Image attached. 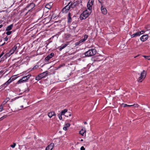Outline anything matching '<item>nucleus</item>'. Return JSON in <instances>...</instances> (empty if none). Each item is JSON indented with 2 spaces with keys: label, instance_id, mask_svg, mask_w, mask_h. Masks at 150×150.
Wrapping results in <instances>:
<instances>
[{
  "label": "nucleus",
  "instance_id": "a19ab883",
  "mask_svg": "<svg viewBox=\"0 0 150 150\" xmlns=\"http://www.w3.org/2000/svg\"><path fill=\"white\" fill-rule=\"evenodd\" d=\"M64 66V64H62V65H59L58 67V68H60L61 67H63V66Z\"/></svg>",
  "mask_w": 150,
  "mask_h": 150
},
{
  "label": "nucleus",
  "instance_id": "a211bd4d",
  "mask_svg": "<svg viewBox=\"0 0 150 150\" xmlns=\"http://www.w3.org/2000/svg\"><path fill=\"white\" fill-rule=\"evenodd\" d=\"M10 99L9 98H6L4 100L3 102L2 103V105H4L6 104L9 100Z\"/></svg>",
  "mask_w": 150,
  "mask_h": 150
},
{
  "label": "nucleus",
  "instance_id": "f257e3e1",
  "mask_svg": "<svg viewBox=\"0 0 150 150\" xmlns=\"http://www.w3.org/2000/svg\"><path fill=\"white\" fill-rule=\"evenodd\" d=\"M94 0H89L87 4L88 9L85 10V19L90 14L91 12L92 6Z\"/></svg>",
  "mask_w": 150,
  "mask_h": 150
},
{
  "label": "nucleus",
  "instance_id": "6ab92c4d",
  "mask_svg": "<svg viewBox=\"0 0 150 150\" xmlns=\"http://www.w3.org/2000/svg\"><path fill=\"white\" fill-rule=\"evenodd\" d=\"M84 17V11H83V13L80 15L79 19L81 20L84 19L83 17Z\"/></svg>",
  "mask_w": 150,
  "mask_h": 150
},
{
  "label": "nucleus",
  "instance_id": "cd10ccee",
  "mask_svg": "<svg viewBox=\"0 0 150 150\" xmlns=\"http://www.w3.org/2000/svg\"><path fill=\"white\" fill-rule=\"evenodd\" d=\"M14 76H12L11 77L10 79H11V81L12 82L16 79L17 77H13Z\"/></svg>",
  "mask_w": 150,
  "mask_h": 150
},
{
  "label": "nucleus",
  "instance_id": "473e14b6",
  "mask_svg": "<svg viewBox=\"0 0 150 150\" xmlns=\"http://www.w3.org/2000/svg\"><path fill=\"white\" fill-rule=\"evenodd\" d=\"M139 33V35H140L141 34H142L144 33V31H141L138 32Z\"/></svg>",
  "mask_w": 150,
  "mask_h": 150
},
{
  "label": "nucleus",
  "instance_id": "72a5a7b5",
  "mask_svg": "<svg viewBox=\"0 0 150 150\" xmlns=\"http://www.w3.org/2000/svg\"><path fill=\"white\" fill-rule=\"evenodd\" d=\"M6 117V115H5V116H3L2 117H1L0 118V121L4 119Z\"/></svg>",
  "mask_w": 150,
  "mask_h": 150
},
{
  "label": "nucleus",
  "instance_id": "5fc2aeb1",
  "mask_svg": "<svg viewBox=\"0 0 150 150\" xmlns=\"http://www.w3.org/2000/svg\"><path fill=\"white\" fill-rule=\"evenodd\" d=\"M3 26V25L2 24L0 25V28H1Z\"/></svg>",
  "mask_w": 150,
  "mask_h": 150
},
{
  "label": "nucleus",
  "instance_id": "c85d7f7f",
  "mask_svg": "<svg viewBox=\"0 0 150 150\" xmlns=\"http://www.w3.org/2000/svg\"><path fill=\"white\" fill-rule=\"evenodd\" d=\"M122 105H124V106H123L124 107H130V106H132V105H127V104H124L123 103L122 104Z\"/></svg>",
  "mask_w": 150,
  "mask_h": 150
},
{
  "label": "nucleus",
  "instance_id": "37998d69",
  "mask_svg": "<svg viewBox=\"0 0 150 150\" xmlns=\"http://www.w3.org/2000/svg\"><path fill=\"white\" fill-rule=\"evenodd\" d=\"M67 127H66L65 126H64L63 128V129L64 130H66L67 129Z\"/></svg>",
  "mask_w": 150,
  "mask_h": 150
},
{
  "label": "nucleus",
  "instance_id": "4c0bfd02",
  "mask_svg": "<svg viewBox=\"0 0 150 150\" xmlns=\"http://www.w3.org/2000/svg\"><path fill=\"white\" fill-rule=\"evenodd\" d=\"M2 105L0 106V112H1L3 110V107Z\"/></svg>",
  "mask_w": 150,
  "mask_h": 150
},
{
  "label": "nucleus",
  "instance_id": "f3484780",
  "mask_svg": "<svg viewBox=\"0 0 150 150\" xmlns=\"http://www.w3.org/2000/svg\"><path fill=\"white\" fill-rule=\"evenodd\" d=\"M139 36V33L138 32L131 35V38H134Z\"/></svg>",
  "mask_w": 150,
  "mask_h": 150
},
{
  "label": "nucleus",
  "instance_id": "9d476101",
  "mask_svg": "<svg viewBox=\"0 0 150 150\" xmlns=\"http://www.w3.org/2000/svg\"><path fill=\"white\" fill-rule=\"evenodd\" d=\"M54 56V53H51L50 54H49L45 58V60L46 61H48L51 58Z\"/></svg>",
  "mask_w": 150,
  "mask_h": 150
},
{
  "label": "nucleus",
  "instance_id": "09e8293b",
  "mask_svg": "<svg viewBox=\"0 0 150 150\" xmlns=\"http://www.w3.org/2000/svg\"><path fill=\"white\" fill-rule=\"evenodd\" d=\"M4 53L2 52L1 54L0 55V58L3 55Z\"/></svg>",
  "mask_w": 150,
  "mask_h": 150
},
{
  "label": "nucleus",
  "instance_id": "13d9d810",
  "mask_svg": "<svg viewBox=\"0 0 150 150\" xmlns=\"http://www.w3.org/2000/svg\"><path fill=\"white\" fill-rule=\"evenodd\" d=\"M81 141H82V142L83 141V139H81Z\"/></svg>",
  "mask_w": 150,
  "mask_h": 150
},
{
  "label": "nucleus",
  "instance_id": "de8ad7c7",
  "mask_svg": "<svg viewBox=\"0 0 150 150\" xmlns=\"http://www.w3.org/2000/svg\"><path fill=\"white\" fill-rule=\"evenodd\" d=\"M4 53L2 52L1 54L0 55V58L3 55Z\"/></svg>",
  "mask_w": 150,
  "mask_h": 150
},
{
  "label": "nucleus",
  "instance_id": "7ed1b4c3",
  "mask_svg": "<svg viewBox=\"0 0 150 150\" xmlns=\"http://www.w3.org/2000/svg\"><path fill=\"white\" fill-rule=\"evenodd\" d=\"M146 75V72L145 70H143L141 73L140 76L137 80L138 82H142L145 78Z\"/></svg>",
  "mask_w": 150,
  "mask_h": 150
},
{
  "label": "nucleus",
  "instance_id": "20e7f679",
  "mask_svg": "<svg viewBox=\"0 0 150 150\" xmlns=\"http://www.w3.org/2000/svg\"><path fill=\"white\" fill-rule=\"evenodd\" d=\"M31 76V74H29L26 76H23L21 79L19 80H18L16 84H18L22 83L25 82L26 81L28 80L29 79Z\"/></svg>",
  "mask_w": 150,
  "mask_h": 150
},
{
  "label": "nucleus",
  "instance_id": "dca6fc26",
  "mask_svg": "<svg viewBox=\"0 0 150 150\" xmlns=\"http://www.w3.org/2000/svg\"><path fill=\"white\" fill-rule=\"evenodd\" d=\"M13 27V24H12L8 26L7 27V28L6 29V30L8 31H9V30H11Z\"/></svg>",
  "mask_w": 150,
  "mask_h": 150
},
{
  "label": "nucleus",
  "instance_id": "a878e982",
  "mask_svg": "<svg viewBox=\"0 0 150 150\" xmlns=\"http://www.w3.org/2000/svg\"><path fill=\"white\" fill-rule=\"evenodd\" d=\"M14 52L13 51L12 49H11L9 51L8 54H9V55H11L13 54L14 53Z\"/></svg>",
  "mask_w": 150,
  "mask_h": 150
},
{
  "label": "nucleus",
  "instance_id": "2f4dec72",
  "mask_svg": "<svg viewBox=\"0 0 150 150\" xmlns=\"http://www.w3.org/2000/svg\"><path fill=\"white\" fill-rule=\"evenodd\" d=\"M70 126V124L69 123H67L66 124L64 125L66 127H67V128L69 127Z\"/></svg>",
  "mask_w": 150,
  "mask_h": 150
},
{
  "label": "nucleus",
  "instance_id": "c756f323",
  "mask_svg": "<svg viewBox=\"0 0 150 150\" xmlns=\"http://www.w3.org/2000/svg\"><path fill=\"white\" fill-rule=\"evenodd\" d=\"M22 97V96H21L20 97H17L15 98L12 99H11V102H12L13 101L15 100L16 99L19 98H20V97Z\"/></svg>",
  "mask_w": 150,
  "mask_h": 150
},
{
  "label": "nucleus",
  "instance_id": "2eb2a0df",
  "mask_svg": "<svg viewBox=\"0 0 150 150\" xmlns=\"http://www.w3.org/2000/svg\"><path fill=\"white\" fill-rule=\"evenodd\" d=\"M68 21V23H70L72 21V18L71 17V14L70 13H69L67 17Z\"/></svg>",
  "mask_w": 150,
  "mask_h": 150
},
{
  "label": "nucleus",
  "instance_id": "412c9836",
  "mask_svg": "<svg viewBox=\"0 0 150 150\" xmlns=\"http://www.w3.org/2000/svg\"><path fill=\"white\" fill-rule=\"evenodd\" d=\"M67 111V109H64L61 112V115H64L65 113Z\"/></svg>",
  "mask_w": 150,
  "mask_h": 150
},
{
  "label": "nucleus",
  "instance_id": "4468645a",
  "mask_svg": "<svg viewBox=\"0 0 150 150\" xmlns=\"http://www.w3.org/2000/svg\"><path fill=\"white\" fill-rule=\"evenodd\" d=\"M12 82L11 80V79H9L6 83L2 85L1 86L3 87L4 86L6 85V87L7 86H8L11 82Z\"/></svg>",
  "mask_w": 150,
  "mask_h": 150
},
{
  "label": "nucleus",
  "instance_id": "f03ea898",
  "mask_svg": "<svg viewBox=\"0 0 150 150\" xmlns=\"http://www.w3.org/2000/svg\"><path fill=\"white\" fill-rule=\"evenodd\" d=\"M96 51L94 49H89L85 52V57H89L95 55Z\"/></svg>",
  "mask_w": 150,
  "mask_h": 150
},
{
  "label": "nucleus",
  "instance_id": "3c124183",
  "mask_svg": "<svg viewBox=\"0 0 150 150\" xmlns=\"http://www.w3.org/2000/svg\"><path fill=\"white\" fill-rule=\"evenodd\" d=\"M4 53L2 52L1 54L0 55V58L3 55Z\"/></svg>",
  "mask_w": 150,
  "mask_h": 150
},
{
  "label": "nucleus",
  "instance_id": "0eeeda50",
  "mask_svg": "<svg viewBox=\"0 0 150 150\" xmlns=\"http://www.w3.org/2000/svg\"><path fill=\"white\" fill-rule=\"evenodd\" d=\"M71 4V2H69V3L68 5L66 6L64 8H63L62 10V11L63 13H66L67 12V11H68L71 8L70 4Z\"/></svg>",
  "mask_w": 150,
  "mask_h": 150
},
{
  "label": "nucleus",
  "instance_id": "bf43d9fd",
  "mask_svg": "<svg viewBox=\"0 0 150 150\" xmlns=\"http://www.w3.org/2000/svg\"><path fill=\"white\" fill-rule=\"evenodd\" d=\"M138 56V55L137 56H135V57H134V58H136V57H137Z\"/></svg>",
  "mask_w": 150,
  "mask_h": 150
},
{
  "label": "nucleus",
  "instance_id": "9b49d317",
  "mask_svg": "<svg viewBox=\"0 0 150 150\" xmlns=\"http://www.w3.org/2000/svg\"><path fill=\"white\" fill-rule=\"evenodd\" d=\"M54 146V144L53 143H51L46 147L45 150H52Z\"/></svg>",
  "mask_w": 150,
  "mask_h": 150
},
{
  "label": "nucleus",
  "instance_id": "bb28decb",
  "mask_svg": "<svg viewBox=\"0 0 150 150\" xmlns=\"http://www.w3.org/2000/svg\"><path fill=\"white\" fill-rule=\"evenodd\" d=\"M17 48V47L16 45H14L11 49L13 50V51L15 52V51L16 50Z\"/></svg>",
  "mask_w": 150,
  "mask_h": 150
},
{
  "label": "nucleus",
  "instance_id": "423d86ee",
  "mask_svg": "<svg viewBox=\"0 0 150 150\" xmlns=\"http://www.w3.org/2000/svg\"><path fill=\"white\" fill-rule=\"evenodd\" d=\"M35 5L34 4L31 3L28 5L25 8L26 10H28V11H30L35 6Z\"/></svg>",
  "mask_w": 150,
  "mask_h": 150
},
{
  "label": "nucleus",
  "instance_id": "e2e57ef3",
  "mask_svg": "<svg viewBox=\"0 0 150 150\" xmlns=\"http://www.w3.org/2000/svg\"><path fill=\"white\" fill-rule=\"evenodd\" d=\"M85 134L86 133V130H85ZM86 135L85 134V136Z\"/></svg>",
  "mask_w": 150,
  "mask_h": 150
},
{
  "label": "nucleus",
  "instance_id": "e433bc0d",
  "mask_svg": "<svg viewBox=\"0 0 150 150\" xmlns=\"http://www.w3.org/2000/svg\"><path fill=\"white\" fill-rule=\"evenodd\" d=\"M39 66L38 65H35L33 68V69H37L38 68Z\"/></svg>",
  "mask_w": 150,
  "mask_h": 150
},
{
  "label": "nucleus",
  "instance_id": "aec40b11",
  "mask_svg": "<svg viewBox=\"0 0 150 150\" xmlns=\"http://www.w3.org/2000/svg\"><path fill=\"white\" fill-rule=\"evenodd\" d=\"M67 44H66L62 46H61L60 48L59 49V50H60V51L62 50L65 47H66L67 46Z\"/></svg>",
  "mask_w": 150,
  "mask_h": 150
},
{
  "label": "nucleus",
  "instance_id": "680f3d73",
  "mask_svg": "<svg viewBox=\"0 0 150 150\" xmlns=\"http://www.w3.org/2000/svg\"><path fill=\"white\" fill-rule=\"evenodd\" d=\"M87 124V123L86 122H85V124Z\"/></svg>",
  "mask_w": 150,
  "mask_h": 150
},
{
  "label": "nucleus",
  "instance_id": "58836bf2",
  "mask_svg": "<svg viewBox=\"0 0 150 150\" xmlns=\"http://www.w3.org/2000/svg\"><path fill=\"white\" fill-rule=\"evenodd\" d=\"M100 4L102 6H103V3L101 2V1H102L103 0H98Z\"/></svg>",
  "mask_w": 150,
  "mask_h": 150
},
{
  "label": "nucleus",
  "instance_id": "393cba45",
  "mask_svg": "<svg viewBox=\"0 0 150 150\" xmlns=\"http://www.w3.org/2000/svg\"><path fill=\"white\" fill-rule=\"evenodd\" d=\"M84 41V38L82 39V40H80V41H79L78 42H79V44L80 45H81L82 44Z\"/></svg>",
  "mask_w": 150,
  "mask_h": 150
},
{
  "label": "nucleus",
  "instance_id": "864d4df0",
  "mask_svg": "<svg viewBox=\"0 0 150 150\" xmlns=\"http://www.w3.org/2000/svg\"><path fill=\"white\" fill-rule=\"evenodd\" d=\"M4 53L2 52L1 54L0 55V58L3 55Z\"/></svg>",
  "mask_w": 150,
  "mask_h": 150
},
{
  "label": "nucleus",
  "instance_id": "603ef678",
  "mask_svg": "<svg viewBox=\"0 0 150 150\" xmlns=\"http://www.w3.org/2000/svg\"><path fill=\"white\" fill-rule=\"evenodd\" d=\"M4 53L2 52L1 54L0 55V58L3 55Z\"/></svg>",
  "mask_w": 150,
  "mask_h": 150
},
{
  "label": "nucleus",
  "instance_id": "c9c22d12",
  "mask_svg": "<svg viewBox=\"0 0 150 150\" xmlns=\"http://www.w3.org/2000/svg\"><path fill=\"white\" fill-rule=\"evenodd\" d=\"M132 106H133L135 107L138 108V107L139 105L137 104H134L133 105H132Z\"/></svg>",
  "mask_w": 150,
  "mask_h": 150
},
{
  "label": "nucleus",
  "instance_id": "1a4fd4ad",
  "mask_svg": "<svg viewBox=\"0 0 150 150\" xmlns=\"http://www.w3.org/2000/svg\"><path fill=\"white\" fill-rule=\"evenodd\" d=\"M71 2V4L70 5L71 8H74V7H76L79 4V2L77 1L74 2L73 3H72L71 2Z\"/></svg>",
  "mask_w": 150,
  "mask_h": 150
},
{
  "label": "nucleus",
  "instance_id": "6e6d98bb",
  "mask_svg": "<svg viewBox=\"0 0 150 150\" xmlns=\"http://www.w3.org/2000/svg\"><path fill=\"white\" fill-rule=\"evenodd\" d=\"M5 44V42H4V43H3V44H1V46H2L4 45Z\"/></svg>",
  "mask_w": 150,
  "mask_h": 150
},
{
  "label": "nucleus",
  "instance_id": "b1692460",
  "mask_svg": "<svg viewBox=\"0 0 150 150\" xmlns=\"http://www.w3.org/2000/svg\"><path fill=\"white\" fill-rule=\"evenodd\" d=\"M143 57L145 58L146 59L148 60H150V56H143Z\"/></svg>",
  "mask_w": 150,
  "mask_h": 150
},
{
  "label": "nucleus",
  "instance_id": "39448f33",
  "mask_svg": "<svg viewBox=\"0 0 150 150\" xmlns=\"http://www.w3.org/2000/svg\"><path fill=\"white\" fill-rule=\"evenodd\" d=\"M48 73V71H46L45 72H43L42 73L40 74L36 77V80L38 81H39L45 77V76H47Z\"/></svg>",
  "mask_w": 150,
  "mask_h": 150
},
{
  "label": "nucleus",
  "instance_id": "a18cd8bd",
  "mask_svg": "<svg viewBox=\"0 0 150 150\" xmlns=\"http://www.w3.org/2000/svg\"><path fill=\"white\" fill-rule=\"evenodd\" d=\"M85 41L86 40V39L88 38V36L87 35H85Z\"/></svg>",
  "mask_w": 150,
  "mask_h": 150
},
{
  "label": "nucleus",
  "instance_id": "5701e85b",
  "mask_svg": "<svg viewBox=\"0 0 150 150\" xmlns=\"http://www.w3.org/2000/svg\"><path fill=\"white\" fill-rule=\"evenodd\" d=\"M84 133V131L83 130V129H81V130L79 132V134H81L82 136H83Z\"/></svg>",
  "mask_w": 150,
  "mask_h": 150
},
{
  "label": "nucleus",
  "instance_id": "4d7b16f0",
  "mask_svg": "<svg viewBox=\"0 0 150 150\" xmlns=\"http://www.w3.org/2000/svg\"><path fill=\"white\" fill-rule=\"evenodd\" d=\"M21 108H23V106L22 105V106H21Z\"/></svg>",
  "mask_w": 150,
  "mask_h": 150
},
{
  "label": "nucleus",
  "instance_id": "052dcab7",
  "mask_svg": "<svg viewBox=\"0 0 150 150\" xmlns=\"http://www.w3.org/2000/svg\"><path fill=\"white\" fill-rule=\"evenodd\" d=\"M69 116H71V114H69Z\"/></svg>",
  "mask_w": 150,
  "mask_h": 150
},
{
  "label": "nucleus",
  "instance_id": "49530a36",
  "mask_svg": "<svg viewBox=\"0 0 150 150\" xmlns=\"http://www.w3.org/2000/svg\"><path fill=\"white\" fill-rule=\"evenodd\" d=\"M81 150H84V148L83 146H82L81 148Z\"/></svg>",
  "mask_w": 150,
  "mask_h": 150
},
{
  "label": "nucleus",
  "instance_id": "4be33fe9",
  "mask_svg": "<svg viewBox=\"0 0 150 150\" xmlns=\"http://www.w3.org/2000/svg\"><path fill=\"white\" fill-rule=\"evenodd\" d=\"M45 7L46 8L48 9H50L51 8V5L49 4H47L46 5Z\"/></svg>",
  "mask_w": 150,
  "mask_h": 150
},
{
  "label": "nucleus",
  "instance_id": "ddd939ff",
  "mask_svg": "<svg viewBox=\"0 0 150 150\" xmlns=\"http://www.w3.org/2000/svg\"><path fill=\"white\" fill-rule=\"evenodd\" d=\"M101 10L102 13L104 15H105L107 13V9L104 8L103 6H102L101 7Z\"/></svg>",
  "mask_w": 150,
  "mask_h": 150
},
{
  "label": "nucleus",
  "instance_id": "c03bdc74",
  "mask_svg": "<svg viewBox=\"0 0 150 150\" xmlns=\"http://www.w3.org/2000/svg\"><path fill=\"white\" fill-rule=\"evenodd\" d=\"M75 45H80L79 44V42H77L75 43Z\"/></svg>",
  "mask_w": 150,
  "mask_h": 150
},
{
  "label": "nucleus",
  "instance_id": "7c9ffc66",
  "mask_svg": "<svg viewBox=\"0 0 150 150\" xmlns=\"http://www.w3.org/2000/svg\"><path fill=\"white\" fill-rule=\"evenodd\" d=\"M12 33V31H8L6 33V34L7 35H10L11 33Z\"/></svg>",
  "mask_w": 150,
  "mask_h": 150
},
{
  "label": "nucleus",
  "instance_id": "79ce46f5",
  "mask_svg": "<svg viewBox=\"0 0 150 150\" xmlns=\"http://www.w3.org/2000/svg\"><path fill=\"white\" fill-rule=\"evenodd\" d=\"M8 38L7 36L4 38V40L5 41H8Z\"/></svg>",
  "mask_w": 150,
  "mask_h": 150
},
{
  "label": "nucleus",
  "instance_id": "f704fd0d",
  "mask_svg": "<svg viewBox=\"0 0 150 150\" xmlns=\"http://www.w3.org/2000/svg\"><path fill=\"white\" fill-rule=\"evenodd\" d=\"M16 145V143H13V145H11V146L13 148H14Z\"/></svg>",
  "mask_w": 150,
  "mask_h": 150
},
{
  "label": "nucleus",
  "instance_id": "ea45409f",
  "mask_svg": "<svg viewBox=\"0 0 150 150\" xmlns=\"http://www.w3.org/2000/svg\"><path fill=\"white\" fill-rule=\"evenodd\" d=\"M62 115H61H61H59V117L60 120H62Z\"/></svg>",
  "mask_w": 150,
  "mask_h": 150
},
{
  "label": "nucleus",
  "instance_id": "6e6552de",
  "mask_svg": "<svg viewBox=\"0 0 150 150\" xmlns=\"http://www.w3.org/2000/svg\"><path fill=\"white\" fill-rule=\"evenodd\" d=\"M148 37L149 36L148 35H144L141 37L140 39L142 42H144L146 41L148 39Z\"/></svg>",
  "mask_w": 150,
  "mask_h": 150
},
{
  "label": "nucleus",
  "instance_id": "8fccbe9b",
  "mask_svg": "<svg viewBox=\"0 0 150 150\" xmlns=\"http://www.w3.org/2000/svg\"><path fill=\"white\" fill-rule=\"evenodd\" d=\"M4 53L2 52L1 54L0 55V58L3 55Z\"/></svg>",
  "mask_w": 150,
  "mask_h": 150
},
{
  "label": "nucleus",
  "instance_id": "f8f14e48",
  "mask_svg": "<svg viewBox=\"0 0 150 150\" xmlns=\"http://www.w3.org/2000/svg\"><path fill=\"white\" fill-rule=\"evenodd\" d=\"M56 115L55 113L53 111L51 112L48 113V115L50 118H51L53 116H54L55 117Z\"/></svg>",
  "mask_w": 150,
  "mask_h": 150
}]
</instances>
